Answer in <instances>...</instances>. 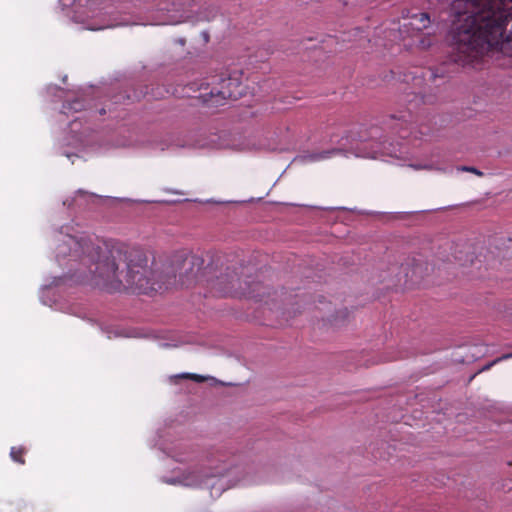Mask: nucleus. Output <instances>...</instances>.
<instances>
[{
	"mask_svg": "<svg viewBox=\"0 0 512 512\" xmlns=\"http://www.w3.org/2000/svg\"><path fill=\"white\" fill-rule=\"evenodd\" d=\"M66 256L79 260L87 268V272L80 270L78 278L81 282L110 292L124 288L134 293L149 294L162 287L155 279V272L148 267L146 255L139 250L127 251L113 246L102 252L89 238L67 236L57 247V257Z\"/></svg>",
	"mask_w": 512,
	"mask_h": 512,
	"instance_id": "nucleus-1",
	"label": "nucleus"
},
{
	"mask_svg": "<svg viewBox=\"0 0 512 512\" xmlns=\"http://www.w3.org/2000/svg\"><path fill=\"white\" fill-rule=\"evenodd\" d=\"M450 58L466 65L490 50L512 53V0H452Z\"/></svg>",
	"mask_w": 512,
	"mask_h": 512,
	"instance_id": "nucleus-2",
	"label": "nucleus"
},
{
	"mask_svg": "<svg viewBox=\"0 0 512 512\" xmlns=\"http://www.w3.org/2000/svg\"><path fill=\"white\" fill-rule=\"evenodd\" d=\"M336 144V147L331 149L302 152L293 158L292 163L306 164L320 162L336 155H343L345 157L353 155L355 157L373 159L386 155L397 157V149L393 144H386V142L380 143L373 139L368 140L355 133L342 136Z\"/></svg>",
	"mask_w": 512,
	"mask_h": 512,
	"instance_id": "nucleus-3",
	"label": "nucleus"
},
{
	"mask_svg": "<svg viewBox=\"0 0 512 512\" xmlns=\"http://www.w3.org/2000/svg\"><path fill=\"white\" fill-rule=\"evenodd\" d=\"M246 86L242 82V72L234 70L223 75L216 86L207 93L200 95L202 102L207 107H218L226 100H237L245 94Z\"/></svg>",
	"mask_w": 512,
	"mask_h": 512,
	"instance_id": "nucleus-4",
	"label": "nucleus"
},
{
	"mask_svg": "<svg viewBox=\"0 0 512 512\" xmlns=\"http://www.w3.org/2000/svg\"><path fill=\"white\" fill-rule=\"evenodd\" d=\"M210 292L217 297H247L252 296L250 282L242 281L234 269L227 268L224 273L208 282Z\"/></svg>",
	"mask_w": 512,
	"mask_h": 512,
	"instance_id": "nucleus-5",
	"label": "nucleus"
},
{
	"mask_svg": "<svg viewBox=\"0 0 512 512\" xmlns=\"http://www.w3.org/2000/svg\"><path fill=\"white\" fill-rule=\"evenodd\" d=\"M401 269L405 272V283L411 282L412 284L419 283L432 270L421 257L408 260L401 265Z\"/></svg>",
	"mask_w": 512,
	"mask_h": 512,
	"instance_id": "nucleus-6",
	"label": "nucleus"
},
{
	"mask_svg": "<svg viewBox=\"0 0 512 512\" xmlns=\"http://www.w3.org/2000/svg\"><path fill=\"white\" fill-rule=\"evenodd\" d=\"M453 257L460 265H465L468 262H473V254L471 247L466 243L457 244L453 250Z\"/></svg>",
	"mask_w": 512,
	"mask_h": 512,
	"instance_id": "nucleus-7",
	"label": "nucleus"
},
{
	"mask_svg": "<svg viewBox=\"0 0 512 512\" xmlns=\"http://www.w3.org/2000/svg\"><path fill=\"white\" fill-rule=\"evenodd\" d=\"M348 315V310L346 308H341L324 318V321H327L332 326H339L345 322V320L348 318Z\"/></svg>",
	"mask_w": 512,
	"mask_h": 512,
	"instance_id": "nucleus-8",
	"label": "nucleus"
},
{
	"mask_svg": "<svg viewBox=\"0 0 512 512\" xmlns=\"http://www.w3.org/2000/svg\"><path fill=\"white\" fill-rule=\"evenodd\" d=\"M430 23L429 15L427 13H417L411 18L410 25L416 30H422Z\"/></svg>",
	"mask_w": 512,
	"mask_h": 512,
	"instance_id": "nucleus-9",
	"label": "nucleus"
},
{
	"mask_svg": "<svg viewBox=\"0 0 512 512\" xmlns=\"http://www.w3.org/2000/svg\"><path fill=\"white\" fill-rule=\"evenodd\" d=\"M27 450L22 447V446H13L11 447V450H10V457L11 459L18 463V464H21V465H24L25 464V454H26Z\"/></svg>",
	"mask_w": 512,
	"mask_h": 512,
	"instance_id": "nucleus-10",
	"label": "nucleus"
},
{
	"mask_svg": "<svg viewBox=\"0 0 512 512\" xmlns=\"http://www.w3.org/2000/svg\"><path fill=\"white\" fill-rule=\"evenodd\" d=\"M84 109V102L81 99H75L71 102H66L63 104L64 112L73 111L79 112Z\"/></svg>",
	"mask_w": 512,
	"mask_h": 512,
	"instance_id": "nucleus-11",
	"label": "nucleus"
},
{
	"mask_svg": "<svg viewBox=\"0 0 512 512\" xmlns=\"http://www.w3.org/2000/svg\"><path fill=\"white\" fill-rule=\"evenodd\" d=\"M176 377L181 378V379L193 380L197 383H202L206 380V377L199 375V374H194V373H182V374L177 375Z\"/></svg>",
	"mask_w": 512,
	"mask_h": 512,
	"instance_id": "nucleus-12",
	"label": "nucleus"
},
{
	"mask_svg": "<svg viewBox=\"0 0 512 512\" xmlns=\"http://www.w3.org/2000/svg\"><path fill=\"white\" fill-rule=\"evenodd\" d=\"M456 169H457V171H461V172L473 173L478 177H482L484 175V173L482 171H480L476 167H472V166H458Z\"/></svg>",
	"mask_w": 512,
	"mask_h": 512,
	"instance_id": "nucleus-13",
	"label": "nucleus"
},
{
	"mask_svg": "<svg viewBox=\"0 0 512 512\" xmlns=\"http://www.w3.org/2000/svg\"><path fill=\"white\" fill-rule=\"evenodd\" d=\"M510 358H512V352H511V353L504 354V355H502V356H500V357L496 358V359H495V360H493L492 362H490V363H488L487 365H485V366L483 367V369H482V370H483V371H484V370H488V369H490L493 365H495L496 363H499V362H501V361H503V360H507V359H510Z\"/></svg>",
	"mask_w": 512,
	"mask_h": 512,
	"instance_id": "nucleus-14",
	"label": "nucleus"
},
{
	"mask_svg": "<svg viewBox=\"0 0 512 512\" xmlns=\"http://www.w3.org/2000/svg\"><path fill=\"white\" fill-rule=\"evenodd\" d=\"M411 167L416 169V170H421V169H425V170H433V169L441 170L440 168H435L432 164H424V165L412 164Z\"/></svg>",
	"mask_w": 512,
	"mask_h": 512,
	"instance_id": "nucleus-15",
	"label": "nucleus"
},
{
	"mask_svg": "<svg viewBox=\"0 0 512 512\" xmlns=\"http://www.w3.org/2000/svg\"><path fill=\"white\" fill-rule=\"evenodd\" d=\"M398 119L406 122V115L402 114L401 116L398 117Z\"/></svg>",
	"mask_w": 512,
	"mask_h": 512,
	"instance_id": "nucleus-16",
	"label": "nucleus"
},
{
	"mask_svg": "<svg viewBox=\"0 0 512 512\" xmlns=\"http://www.w3.org/2000/svg\"><path fill=\"white\" fill-rule=\"evenodd\" d=\"M414 100H417V96H414L413 100H408V102L411 104Z\"/></svg>",
	"mask_w": 512,
	"mask_h": 512,
	"instance_id": "nucleus-17",
	"label": "nucleus"
},
{
	"mask_svg": "<svg viewBox=\"0 0 512 512\" xmlns=\"http://www.w3.org/2000/svg\"><path fill=\"white\" fill-rule=\"evenodd\" d=\"M104 113H105V110H104V109H102V110L100 111V114H104Z\"/></svg>",
	"mask_w": 512,
	"mask_h": 512,
	"instance_id": "nucleus-18",
	"label": "nucleus"
}]
</instances>
